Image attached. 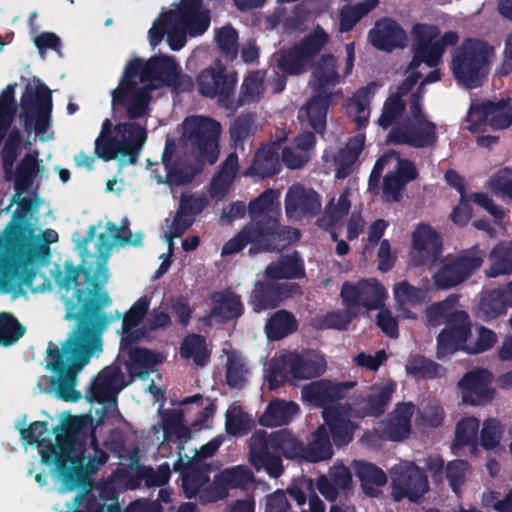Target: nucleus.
Instances as JSON below:
<instances>
[{
	"instance_id": "obj_37",
	"label": "nucleus",
	"mask_w": 512,
	"mask_h": 512,
	"mask_svg": "<svg viewBox=\"0 0 512 512\" xmlns=\"http://www.w3.org/2000/svg\"><path fill=\"white\" fill-rule=\"evenodd\" d=\"M211 300V315L220 323L237 319L244 313L241 296L233 292H216L212 294Z\"/></svg>"
},
{
	"instance_id": "obj_2",
	"label": "nucleus",
	"mask_w": 512,
	"mask_h": 512,
	"mask_svg": "<svg viewBox=\"0 0 512 512\" xmlns=\"http://www.w3.org/2000/svg\"><path fill=\"white\" fill-rule=\"evenodd\" d=\"M251 220L222 247L221 255L229 256L251 244L249 253L281 251L300 239V230L281 225L279 210L273 208V190L267 189L247 206Z\"/></svg>"
},
{
	"instance_id": "obj_62",
	"label": "nucleus",
	"mask_w": 512,
	"mask_h": 512,
	"mask_svg": "<svg viewBox=\"0 0 512 512\" xmlns=\"http://www.w3.org/2000/svg\"><path fill=\"white\" fill-rule=\"evenodd\" d=\"M456 310L453 309V302L449 299L435 302L428 306L425 311L428 326L437 327L441 324L447 325Z\"/></svg>"
},
{
	"instance_id": "obj_55",
	"label": "nucleus",
	"mask_w": 512,
	"mask_h": 512,
	"mask_svg": "<svg viewBox=\"0 0 512 512\" xmlns=\"http://www.w3.org/2000/svg\"><path fill=\"white\" fill-rule=\"evenodd\" d=\"M21 440L27 445H36L44 450L49 444H53L49 438L47 421H34L28 427L19 428Z\"/></svg>"
},
{
	"instance_id": "obj_50",
	"label": "nucleus",
	"mask_w": 512,
	"mask_h": 512,
	"mask_svg": "<svg viewBox=\"0 0 512 512\" xmlns=\"http://www.w3.org/2000/svg\"><path fill=\"white\" fill-rule=\"evenodd\" d=\"M182 411H168L161 423L164 439L167 441H184L191 437V430L184 425Z\"/></svg>"
},
{
	"instance_id": "obj_49",
	"label": "nucleus",
	"mask_w": 512,
	"mask_h": 512,
	"mask_svg": "<svg viewBox=\"0 0 512 512\" xmlns=\"http://www.w3.org/2000/svg\"><path fill=\"white\" fill-rule=\"evenodd\" d=\"M180 355L184 359H192L198 366H204L210 358L205 337L194 333L187 335L180 345Z\"/></svg>"
},
{
	"instance_id": "obj_12",
	"label": "nucleus",
	"mask_w": 512,
	"mask_h": 512,
	"mask_svg": "<svg viewBox=\"0 0 512 512\" xmlns=\"http://www.w3.org/2000/svg\"><path fill=\"white\" fill-rule=\"evenodd\" d=\"M20 106L23 112L25 130L30 132L34 129L37 134H44L50 125L51 90L42 82L35 89L27 84L21 96Z\"/></svg>"
},
{
	"instance_id": "obj_39",
	"label": "nucleus",
	"mask_w": 512,
	"mask_h": 512,
	"mask_svg": "<svg viewBox=\"0 0 512 512\" xmlns=\"http://www.w3.org/2000/svg\"><path fill=\"white\" fill-rule=\"evenodd\" d=\"M333 455L330 435L325 425H320L311 434L307 445L304 444L302 460L317 463L330 459Z\"/></svg>"
},
{
	"instance_id": "obj_40",
	"label": "nucleus",
	"mask_w": 512,
	"mask_h": 512,
	"mask_svg": "<svg viewBox=\"0 0 512 512\" xmlns=\"http://www.w3.org/2000/svg\"><path fill=\"white\" fill-rule=\"evenodd\" d=\"M278 150V147L275 145H267L259 148L249 168L250 173L262 179L278 174L281 170Z\"/></svg>"
},
{
	"instance_id": "obj_38",
	"label": "nucleus",
	"mask_w": 512,
	"mask_h": 512,
	"mask_svg": "<svg viewBox=\"0 0 512 512\" xmlns=\"http://www.w3.org/2000/svg\"><path fill=\"white\" fill-rule=\"evenodd\" d=\"M300 411L299 406L291 401L274 399L270 401L259 418V424L264 427H279L289 424Z\"/></svg>"
},
{
	"instance_id": "obj_63",
	"label": "nucleus",
	"mask_w": 512,
	"mask_h": 512,
	"mask_svg": "<svg viewBox=\"0 0 512 512\" xmlns=\"http://www.w3.org/2000/svg\"><path fill=\"white\" fill-rule=\"evenodd\" d=\"M442 55L443 51L436 41L428 45L415 46L410 68H417L421 63H425L429 67H435L438 65Z\"/></svg>"
},
{
	"instance_id": "obj_1",
	"label": "nucleus",
	"mask_w": 512,
	"mask_h": 512,
	"mask_svg": "<svg viewBox=\"0 0 512 512\" xmlns=\"http://www.w3.org/2000/svg\"><path fill=\"white\" fill-rule=\"evenodd\" d=\"M112 247L110 235L100 233L95 252L100 261L94 274L90 267L69 264L65 266L64 276L57 278L59 285L66 290L75 287L73 295L65 299L64 305L65 319L76 320V327L61 348L49 342L46 350L49 359L47 367L57 376L56 394L65 402L81 399V392L75 389L77 375L93 356L102 352V335L112 321V317L103 312L105 307L112 304L109 294L103 290L109 279L106 261Z\"/></svg>"
},
{
	"instance_id": "obj_52",
	"label": "nucleus",
	"mask_w": 512,
	"mask_h": 512,
	"mask_svg": "<svg viewBox=\"0 0 512 512\" xmlns=\"http://www.w3.org/2000/svg\"><path fill=\"white\" fill-rule=\"evenodd\" d=\"M38 153L26 154L19 164L15 172V189L17 191H25L32 184L39 170Z\"/></svg>"
},
{
	"instance_id": "obj_24",
	"label": "nucleus",
	"mask_w": 512,
	"mask_h": 512,
	"mask_svg": "<svg viewBox=\"0 0 512 512\" xmlns=\"http://www.w3.org/2000/svg\"><path fill=\"white\" fill-rule=\"evenodd\" d=\"M167 20L184 27L190 37H197L208 30L211 17L203 0H180L175 10L167 12Z\"/></svg>"
},
{
	"instance_id": "obj_16",
	"label": "nucleus",
	"mask_w": 512,
	"mask_h": 512,
	"mask_svg": "<svg viewBox=\"0 0 512 512\" xmlns=\"http://www.w3.org/2000/svg\"><path fill=\"white\" fill-rule=\"evenodd\" d=\"M442 252L441 235L428 224H418L412 232L409 265L417 268L432 266L441 258Z\"/></svg>"
},
{
	"instance_id": "obj_8",
	"label": "nucleus",
	"mask_w": 512,
	"mask_h": 512,
	"mask_svg": "<svg viewBox=\"0 0 512 512\" xmlns=\"http://www.w3.org/2000/svg\"><path fill=\"white\" fill-rule=\"evenodd\" d=\"M114 131L116 136H98L95 140V154L104 161L118 156L128 164H136L140 151L147 139L146 128L136 122L118 123Z\"/></svg>"
},
{
	"instance_id": "obj_5",
	"label": "nucleus",
	"mask_w": 512,
	"mask_h": 512,
	"mask_svg": "<svg viewBox=\"0 0 512 512\" xmlns=\"http://www.w3.org/2000/svg\"><path fill=\"white\" fill-rule=\"evenodd\" d=\"M312 74L310 85L317 92L298 112V119L303 125L313 128L317 134L326 131L327 112L333 99V94L327 92L341 82L337 71V59L333 54H323L317 62L311 64Z\"/></svg>"
},
{
	"instance_id": "obj_44",
	"label": "nucleus",
	"mask_w": 512,
	"mask_h": 512,
	"mask_svg": "<svg viewBox=\"0 0 512 512\" xmlns=\"http://www.w3.org/2000/svg\"><path fill=\"white\" fill-rule=\"evenodd\" d=\"M364 145L365 135L358 134L350 138L345 147L339 150L335 158L337 165L336 177L338 179H344L351 173L353 165L364 149Z\"/></svg>"
},
{
	"instance_id": "obj_42",
	"label": "nucleus",
	"mask_w": 512,
	"mask_h": 512,
	"mask_svg": "<svg viewBox=\"0 0 512 512\" xmlns=\"http://www.w3.org/2000/svg\"><path fill=\"white\" fill-rule=\"evenodd\" d=\"M255 480L252 470L246 465H237L220 471L214 477V483L224 491L247 489Z\"/></svg>"
},
{
	"instance_id": "obj_17",
	"label": "nucleus",
	"mask_w": 512,
	"mask_h": 512,
	"mask_svg": "<svg viewBox=\"0 0 512 512\" xmlns=\"http://www.w3.org/2000/svg\"><path fill=\"white\" fill-rule=\"evenodd\" d=\"M5 245L12 258L3 260L0 265V289L9 293L23 285L31 287L36 271L30 267V264L35 258L24 257L13 249L10 242V230L5 236Z\"/></svg>"
},
{
	"instance_id": "obj_18",
	"label": "nucleus",
	"mask_w": 512,
	"mask_h": 512,
	"mask_svg": "<svg viewBox=\"0 0 512 512\" xmlns=\"http://www.w3.org/2000/svg\"><path fill=\"white\" fill-rule=\"evenodd\" d=\"M340 297L348 309L364 307L367 310H377L384 306L387 293L378 280L361 279L356 283H343Z\"/></svg>"
},
{
	"instance_id": "obj_46",
	"label": "nucleus",
	"mask_w": 512,
	"mask_h": 512,
	"mask_svg": "<svg viewBox=\"0 0 512 512\" xmlns=\"http://www.w3.org/2000/svg\"><path fill=\"white\" fill-rule=\"evenodd\" d=\"M511 306L502 289H493L486 292L478 305L477 315L483 321H490L506 314L507 309Z\"/></svg>"
},
{
	"instance_id": "obj_43",
	"label": "nucleus",
	"mask_w": 512,
	"mask_h": 512,
	"mask_svg": "<svg viewBox=\"0 0 512 512\" xmlns=\"http://www.w3.org/2000/svg\"><path fill=\"white\" fill-rule=\"evenodd\" d=\"M298 330L295 315L285 309L277 310L265 324V333L269 340L279 341Z\"/></svg>"
},
{
	"instance_id": "obj_54",
	"label": "nucleus",
	"mask_w": 512,
	"mask_h": 512,
	"mask_svg": "<svg viewBox=\"0 0 512 512\" xmlns=\"http://www.w3.org/2000/svg\"><path fill=\"white\" fill-rule=\"evenodd\" d=\"M91 445L93 446L94 455L93 457H90L86 463V465H83V453H84V447L82 449H78L80 452L79 455L77 454V458L79 461V466L81 467L83 479L81 482L76 486V489L79 487H85L88 484V476L96 474L103 465L106 464V462L109 459V455L106 451L101 449L98 445L97 439L93 437L91 441Z\"/></svg>"
},
{
	"instance_id": "obj_64",
	"label": "nucleus",
	"mask_w": 512,
	"mask_h": 512,
	"mask_svg": "<svg viewBox=\"0 0 512 512\" xmlns=\"http://www.w3.org/2000/svg\"><path fill=\"white\" fill-rule=\"evenodd\" d=\"M248 369L243 360L235 355L228 356L226 365V382L230 388L241 389L246 382Z\"/></svg>"
},
{
	"instance_id": "obj_25",
	"label": "nucleus",
	"mask_w": 512,
	"mask_h": 512,
	"mask_svg": "<svg viewBox=\"0 0 512 512\" xmlns=\"http://www.w3.org/2000/svg\"><path fill=\"white\" fill-rule=\"evenodd\" d=\"M284 206L289 219L314 218L321 212V196L312 188L293 184L286 192Z\"/></svg>"
},
{
	"instance_id": "obj_15",
	"label": "nucleus",
	"mask_w": 512,
	"mask_h": 512,
	"mask_svg": "<svg viewBox=\"0 0 512 512\" xmlns=\"http://www.w3.org/2000/svg\"><path fill=\"white\" fill-rule=\"evenodd\" d=\"M301 294V287L295 282H277L276 280H257L248 296V305L253 312L278 308L285 300Z\"/></svg>"
},
{
	"instance_id": "obj_61",
	"label": "nucleus",
	"mask_w": 512,
	"mask_h": 512,
	"mask_svg": "<svg viewBox=\"0 0 512 512\" xmlns=\"http://www.w3.org/2000/svg\"><path fill=\"white\" fill-rule=\"evenodd\" d=\"M150 306V299L145 295L140 297L130 309L122 316L116 311V317L123 318L122 329H130L138 327L145 319Z\"/></svg>"
},
{
	"instance_id": "obj_36",
	"label": "nucleus",
	"mask_w": 512,
	"mask_h": 512,
	"mask_svg": "<svg viewBox=\"0 0 512 512\" xmlns=\"http://www.w3.org/2000/svg\"><path fill=\"white\" fill-rule=\"evenodd\" d=\"M376 88L377 84L370 82L366 86L359 88L353 93L352 97L347 99V113L354 118L358 130L365 129L369 123V106Z\"/></svg>"
},
{
	"instance_id": "obj_14",
	"label": "nucleus",
	"mask_w": 512,
	"mask_h": 512,
	"mask_svg": "<svg viewBox=\"0 0 512 512\" xmlns=\"http://www.w3.org/2000/svg\"><path fill=\"white\" fill-rule=\"evenodd\" d=\"M392 496L395 501L407 498L418 502L429 490L427 475L414 462H401L391 469Z\"/></svg>"
},
{
	"instance_id": "obj_3",
	"label": "nucleus",
	"mask_w": 512,
	"mask_h": 512,
	"mask_svg": "<svg viewBox=\"0 0 512 512\" xmlns=\"http://www.w3.org/2000/svg\"><path fill=\"white\" fill-rule=\"evenodd\" d=\"M84 427L82 417L69 415L66 420L53 428L55 443L40 450L41 462L47 466H55L61 479L63 491H73L83 479L82 470L77 458L78 449L84 443L80 441V433Z\"/></svg>"
},
{
	"instance_id": "obj_59",
	"label": "nucleus",
	"mask_w": 512,
	"mask_h": 512,
	"mask_svg": "<svg viewBox=\"0 0 512 512\" xmlns=\"http://www.w3.org/2000/svg\"><path fill=\"white\" fill-rule=\"evenodd\" d=\"M441 365L424 357L417 355L406 364V371L409 375L421 379H434L439 377Z\"/></svg>"
},
{
	"instance_id": "obj_57",
	"label": "nucleus",
	"mask_w": 512,
	"mask_h": 512,
	"mask_svg": "<svg viewBox=\"0 0 512 512\" xmlns=\"http://www.w3.org/2000/svg\"><path fill=\"white\" fill-rule=\"evenodd\" d=\"M215 41L220 53L228 61H233L238 55V32L227 24L216 31Z\"/></svg>"
},
{
	"instance_id": "obj_60",
	"label": "nucleus",
	"mask_w": 512,
	"mask_h": 512,
	"mask_svg": "<svg viewBox=\"0 0 512 512\" xmlns=\"http://www.w3.org/2000/svg\"><path fill=\"white\" fill-rule=\"evenodd\" d=\"M137 477L144 481L146 487H162L166 485L171 477V469L168 462H164L156 469L151 466H143L138 469Z\"/></svg>"
},
{
	"instance_id": "obj_7",
	"label": "nucleus",
	"mask_w": 512,
	"mask_h": 512,
	"mask_svg": "<svg viewBox=\"0 0 512 512\" xmlns=\"http://www.w3.org/2000/svg\"><path fill=\"white\" fill-rule=\"evenodd\" d=\"M489 44L476 38H466L454 49L451 70L458 83L468 89L478 88L488 74Z\"/></svg>"
},
{
	"instance_id": "obj_31",
	"label": "nucleus",
	"mask_w": 512,
	"mask_h": 512,
	"mask_svg": "<svg viewBox=\"0 0 512 512\" xmlns=\"http://www.w3.org/2000/svg\"><path fill=\"white\" fill-rule=\"evenodd\" d=\"M349 412L346 406L334 405L324 408L322 418L325 426H328L331 438L337 447L349 444L354 437L357 425L348 418Z\"/></svg>"
},
{
	"instance_id": "obj_41",
	"label": "nucleus",
	"mask_w": 512,
	"mask_h": 512,
	"mask_svg": "<svg viewBox=\"0 0 512 512\" xmlns=\"http://www.w3.org/2000/svg\"><path fill=\"white\" fill-rule=\"evenodd\" d=\"M412 404L397 409L396 414L383 423L381 437L390 441H402L409 437L411 432Z\"/></svg>"
},
{
	"instance_id": "obj_9",
	"label": "nucleus",
	"mask_w": 512,
	"mask_h": 512,
	"mask_svg": "<svg viewBox=\"0 0 512 512\" xmlns=\"http://www.w3.org/2000/svg\"><path fill=\"white\" fill-rule=\"evenodd\" d=\"M182 129V139L197 161L216 163L220 152V123L209 117L193 115L184 119Z\"/></svg>"
},
{
	"instance_id": "obj_21",
	"label": "nucleus",
	"mask_w": 512,
	"mask_h": 512,
	"mask_svg": "<svg viewBox=\"0 0 512 512\" xmlns=\"http://www.w3.org/2000/svg\"><path fill=\"white\" fill-rule=\"evenodd\" d=\"M471 320L464 310H456L446 327L437 336L438 359H444L457 351L467 353V340L471 336Z\"/></svg>"
},
{
	"instance_id": "obj_56",
	"label": "nucleus",
	"mask_w": 512,
	"mask_h": 512,
	"mask_svg": "<svg viewBox=\"0 0 512 512\" xmlns=\"http://www.w3.org/2000/svg\"><path fill=\"white\" fill-rule=\"evenodd\" d=\"M181 480L185 496L188 499H192L196 497L201 487L209 481V477L206 473V469L196 462L184 473Z\"/></svg>"
},
{
	"instance_id": "obj_48",
	"label": "nucleus",
	"mask_w": 512,
	"mask_h": 512,
	"mask_svg": "<svg viewBox=\"0 0 512 512\" xmlns=\"http://www.w3.org/2000/svg\"><path fill=\"white\" fill-rule=\"evenodd\" d=\"M490 266L485 271L489 278L512 274V242L497 244L489 254Z\"/></svg>"
},
{
	"instance_id": "obj_22",
	"label": "nucleus",
	"mask_w": 512,
	"mask_h": 512,
	"mask_svg": "<svg viewBox=\"0 0 512 512\" xmlns=\"http://www.w3.org/2000/svg\"><path fill=\"white\" fill-rule=\"evenodd\" d=\"M466 120L470 123L467 128L472 132L479 130L487 122L493 129H506L512 125V107L509 99L474 102L470 105Z\"/></svg>"
},
{
	"instance_id": "obj_4",
	"label": "nucleus",
	"mask_w": 512,
	"mask_h": 512,
	"mask_svg": "<svg viewBox=\"0 0 512 512\" xmlns=\"http://www.w3.org/2000/svg\"><path fill=\"white\" fill-rule=\"evenodd\" d=\"M303 452L304 443L286 428L269 435L257 430L249 439L248 460L256 471L265 470L271 478H279L284 473L282 457L302 460Z\"/></svg>"
},
{
	"instance_id": "obj_47",
	"label": "nucleus",
	"mask_w": 512,
	"mask_h": 512,
	"mask_svg": "<svg viewBox=\"0 0 512 512\" xmlns=\"http://www.w3.org/2000/svg\"><path fill=\"white\" fill-rule=\"evenodd\" d=\"M479 425L480 422L475 417H464L456 424L455 438L452 444L455 453L464 447H469L471 454L477 455Z\"/></svg>"
},
{
	"instance_id": "obj_45",
	"label": "nucleus",
	"mask_w": 512,
	"mask_h": 512,
	"mask_svg": "<svg viewBox=\"0 0 512 512\" xmlns=\"http://www.w3.org/2000/svg\"><path fill=\"white\" fill-rule=\"evenodd\" d=\"M353 468L364 493L368 496H375L376 488L384 486L387 482L386 474L375 464L358 460L354 461Z\"/></svg>"
},
{
	"instance_id": "obj_28",
	"label": "nucleus",
	"mask_w": 512,
	"mask_h": 512,
	"mask_svg": "<svg viewBox=\"0 0 512 512\" xmlns=\"http://www.w3.org/2000/svg\"><path fill=\"white\" fill-rule=\"evenodd\" d=\"M356 382L345 381L334 383L328 379H319L303 386L302 398L315 407H332L334 402L345 397L348 390L352 389Z\"/></svg>"
},
{
	"instance_id": "obj_58",
	"label": "nucleus",
	"mask_w": 512,
	"mask_h": 512,
	"mask_svg": "<svg viewBox=\"0 0 512 512\" xmlns=\"http://www.w3.org/2000/svg\"><path fill=\"white\" fill-rule=\"evenodd\" d=\"M25 327L10 313H0V345L15 344L24 334Z\"/></svg>"
},
{
	"instance_id": "obj_32",
	"label": "nucleus",
	"mask_w": 512,
	"mask_h": 512,
	"mask_svg": "<svg viewBox=\"0 0 512 512\" xmlns=\"http://www.w3.org/2000/svg\"><path fill=\"white\" fill-rule=\"evenodd\" d=\"M368 37L375 48L387 52L395 48H404L407 44L405 30L390 18L377 21L375 27L369 31Z\"/></svg>"
},
{
	"instance_id": "obj_13",
	"label": "nucleus",
	"mask_w": 512,
	"mask_h": 512,
	"mask_svg": "<svg viewBox=\"0 0 512 512\" xmlns=\"http://www.w3.org/2000/svg\"><path fill=\"white\" fill-rule=\"evenodd\" d=\"M196 83L200 95L211 99L218 98L222 106L232 107L237 75L235 72L229 73L219 60L213 66L203 69L198 74Z\"/></svg>"
},
{
	"instance_id": "obj_11",
	"label": "nucleus",
	"mask_w": 512,
	"mask_h": 512,
	"mask_svg": "<svg viewBox=\"0 0 512 512\" xmlns=\"http://www.w3.org/2000/svg\"><path fill=\"white\" fill-rule=\"evenodd\" d=\"M486 253L478 244L463 249L432 276L438 290H447L467 281L483 265Z\"/></svg>"
},
{
	"instance_id": "obj_35",
	"label": "nucleus",
	"mask_w": 512,
	"mask_h": 512,
	"mask_svg": "<svg viewBox=\"0 0 512 512\" xmlns=\"http://www.w3.org/2000/svg\"><path fill=\"white\" fill-rule=\"evenodd\" d=\"M127 360L125 367L130 382L135 378L146 379L154 368L161 363L160 354L146 348H135L125 353Z\"/></svg>"
},
{
	"instance_id": "obj_33",
	"label": "nucleus",
	"mask_w": 512,
	"mask_h": 512,
	"mask_svg": "<svg viewBox=\"0 0 512 512\" xmlns=\"http://www.w3.org/2000/svg\"><path fill=\"white\" fill-rule=\"evenodd\" d=\"M270 280L302 279L306 276L304 261L298 251L281 255L277 261L271 262L265 269Z\"/></svg>"
},
{
	"instance_id": "obj_34",
	"label": "nucleus",
	"mask_w": 512,
	"mask_h": 512,
	"mask_svg": "<svg viewBox=\"0 0 512 512\" xmlns=\"http://www.w3.org/2000/svg\"><path fill=\"white\" fill-rule=\"evenodd\" d=\"M146 78L163 86H177L179 66L171 56H153L146 61Z\"/></svg>"
},
{
	"instance_id": "obj_26",
	"label": "nucleus",
	"mask_w": 512,
	"mask_h": 512,
	"mask_svg": "<svg viewBox=\"0 0 512 512\" xmlns=\"http://www.w3.org/2000/svg\"><path fill=\"white\" fill-rule=\"evenodd\" d=\"M127 385L128 382L125 381L120 366H107L93 379L85 397L90 403L103 404L115 399L116 395Z\"/></svg>"
},
{
	"instance_id": "obj_27",
	"label": "nucleus",
	"mask_w": 512,
	"mask_h": 512,
	"mask_svg": "<svg viewBox=\"0 0 512 512\" xmlns=\"http://www.w3.org/2000/svg\"><path fill=\"white\" fill-rule=\"evenodd\" d=\"M9 230L13 249L28 258L48 257L50 254L49 244L58 240V234L53 229H46L43 232V242L33 240L24 224H13Z\"/></svg>"
},
{
	"instance_id": "obj_20",
	"label": "nucleus",
	"mask_w": 512,
	"mask_h": 512,
	"mask_svg": "<svg viewBox=\"0 0 512 512\" xmlns=\"http://www.w3.org/2000/svg\"><path fill=\"white\" fill-rule=\"evenodd\" d=\"M471 320L464 310H456L446 327L437 336L438 359H444L457 351L467 353V340L471 336Z\"/></svg>"
},
{
	"instance_id": "obj_51",
	"label": "nucleus",
	"mask_w": 512,
	"mask_h": 512,
	"mask_svg": "<svg viewBox=\"0 0 512 512\" xmlns=\"http://www.w3.org/2000/svg\"><path fill=\"white\" fill-rule=\"evenodd\" d=\"M406 110V102L402 98L401 93H392L385 100L381 115L377 121L378 125L383 129L387 130L393 124H398V120L401 119L403 113Z\"/></svg>"
},
{
	"instance_id": "obj_10",
	"label": "nucleus",
	"mask_w": 512,
	"mask_h": 512,
	"mask_svg": "<svg viewBox=\"0 0 512 512\" xmlns=\"http://www.w3.org/2000/svg\"><path fill=\"white\" fill-rule=\"evenodd\" d=\"M329 41V35L317 26L289 49L280 52L277 67L286 75L298 76L311 68L315 57Z\"/></svg>"
},
{
	"instance_id": "obj_6",
	"label": "nucleus",
	"mask_w": 512,
	"mask_h": 512,
	"mask_svg": "<svg viewBox=\"0 0 512 512\" xmlns=\"http://www.w3.org/2000/svg\"><path fill=\"white\" fill-rule=\"evenodd\" d=\"M326 367L325 358L314 350L288 351L270 362L266 375L268 388L275 390L285 381L317 378L324 374Z\"/></svg>"
},
{
	"instance_id": "obj_23",
	"label": "nucleus",
	"mask_w": 512,
	"mask_h": 512,
	"mask_svg": "<svg viewBox=\"0 0 512 512\" xmlns=\"http://www.w3.org/2000/svg\"><path fill=\"white\" fill-rule=\"evenodd\" d=\"M395 390L396 383L390 380L379 387H374L372 392L366 396L354 395L345 406L351 417L358 419L379 418L386 412Z\"/></svg>"
},
{
	"instance_id": "obj_19",
	"label": "nucleus",
	"mask_w": 512,
	"mask_h": 512,
	"mask_svg": "<svg viewBox=\"0 0 512 512\" xmlns=\"http://www.w3.org/2000/svg\"><path fill=\"white\" fill-rule=\"evenodd\" d=\"M388 141L416 149L432 148L438 141L437 125L429 119L401 121L391 128Z\"/></svg>"
},
{
	"instance_id": "obj_53",
	"label": "nucleus",
	"mask_w": 512,
	"mask_h": 512,
	"mask_svg": "<svg viewBox=\"0 0 512 512\" xmlns=\"http://www.w3.org/2000/svg\"><path fill=\"white\" fill-rule=\"evenodd\" d=\"M255 117L251 113H242L238 115L232 122L229 134L233 146L243 148L246 140L250 139L255 134Z\"/></svg>"
},
{
	"instance_id": "obj_29",
	"label": "nucleus",
	"mask_w": 512,
	"mask_h": 512,
	"mask_svg": "<svg viewBox=\"0 0 512 512\" xmlns=\"http://www.w3.org/2000/svg\"><path fill=\"white\" fill-rule=\"evenodd\" d=\"M492 373L487 369H474L463 375L458 382L462 392V401L471 405H485L494 398V389L490 387Z\"/></svg>"
},
{
	"instance_id": "obj_30",
	"label": "nucleus",
	"mask_w": 512,
	"mask_h": 512,
	"mask_svg": "<svg viewBox=\"0 0 512 512\" xmlns=\"http://www.w3.org/2000/svg\"><path fill=\"white\" fill-rule=\"evenodd\" d=\"M202 164L186 159L182 156H175V160L163 164L164 174L153 169L152 174L158 184H165L170 188L183 187L191 184L195 177L202 172Z\"/></svg>"
}]
</instances>
